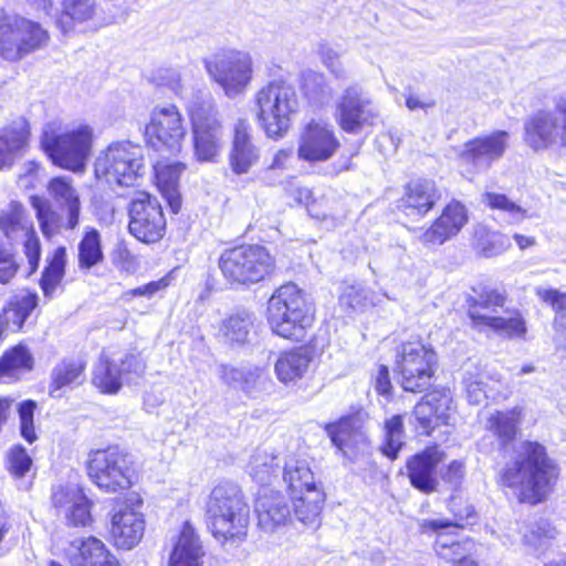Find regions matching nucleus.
Returning a JSON list of instances; mask_svg holds the SVG:
<instances>
[{"label":"nucleus","instance_id":"473e14b6","mask_svg":"<svg viewBox=\"0 0 566 566\" xmlns=\"http://www.w3.org/2000/svg\"><path fill=\"white\" fill-rule=\"evenodd\" d=\"M184 169L181 163H157L154 166L156 185L172 213H178L181 208L178 186Z\"/></svg>","mask_w":566,"mask_h":566},{"label":"nucleus","instance_id":"423d86ee","mask_svg":"<svg viewBox=\"0 0 566 566\" xmlns=\"http://www.w3.org/2000/svg\"><path fill=\"white\" fill-rule=\"evenodd\" d=\"M258 118L270 138H282L297 113L298 97L295 88L283 81H273L255 94Z\"/></svg>","mask_w":566,"mask_h":566},{"label":"nucleus","instance_id":"b1692460","mask_svg":"<svg viewBox=\"0 0 566 566\" xmlns=\"http://www.w3.org/2000/svg\"><path fill=\"white\" fill-rule=\"evenodd\" d=\"M144 531L145 521L139 512L126 503H120L114 509L111 535L118 548H133L142 539Z\"/></svg>","mask_w":566,"mask_h":566},{"label":"nucleus","instance_id":"c756f323","mask_svg":"<svg viewBox=\"0 0 566 566\" xmlns=\"http://www.w3.org/2000/svg\"><path fill=\"white\" fill-rule=\"evenodd\" d=\"M71 548L73 566H119L104 543L94 536L73 541Z\"/></svg>","mask_w":566,"mask_h":566},{"label":"nucleus","instance_id":"c9c22d12","mask_svg":"<svg viewBox=\"0 0 566 566\" xmlns=\"http://www.w3.org/2000/svg\"><path fill=\"white\" fill-rule=\"evenodd\" d=\"M449 509L454 516L453 521L449 518L424 520L421 523L422 532H439L450 527L463 528L465 525L473 524L476 518L474 507L469 503H462L460 497L451 496Z\"/></svg>","mask_w":566,"mask_h":566},{"label":"nucleus","instance_id":"a211bd4d","mask_svg":"<svg viewBox=\"0 0 566 566\" xmlns=\"http://www.w3.org/2000/svg\"><path fill=\"white\" fill-rule=\"evenodd\" d=\"M340 143L333 127L312 119L300 132L297 157L300 160L316 164L329 160L339 149Z\"/></svg>","mask_w":566,"mask_h":566},{"label":"nucleus","instance_id":"9d476101","mask_svg":"<svg viewBox=\"0 0 566 566\" xmlns=\"http://www.w3.org/2000/svg\"><path fill=\"white\" fill-rule=\"evenodd\" d=\"M437 368V355L421 342L401 344L396 356V373L405 391L422 392L431 384Z\"/></svg>","mask_w":566,"mask_h":566},{"label":"nucleus","instance_id":"20e7f679","mask_svg":"<svg viewBox=\"0 0 566 566\" xmlns=\"http://www.w3.org/2000/svg\"><path fill=\"white\" fill-rule=\"evenodd\" d=\"M40 143L55 166L81 172L92 151L93 129L88 125L63 129L57 122H50L43 127Z\"/></svg>","mask_w":566,"mask_h":566},{"label":"nucleus","instance_id":"0e129e2a","mask_svg":"<svg viewBox=\"0 0 566 566\" xmlns=\"http://www.w3.org/2000/svg\"><path fill=\"white\" fill-rule=\"evenodd\" d=\"M368 303L367 292L359 286H346L339 296V304L353 311H361Z\"/></svg>","mask_w":566,"mask_h":566},{"label":"nucleus","instance_id":"cd10ccee","mask_svg":"<svg viewBox=\"0 0 566 566\" xmlns=\"http://www.w3.org/2000/svg\"><path fill=\"white\" fill-rule=\"evenodd\" d=\"M48 192L61 210L66 212V229L74 230L80 223L81 200L69 177H54L49 181Z\"/></svg>","mask_w":566,"mask_h":566},{"label":"nucleus","instance_id":"f257e3e1","mask_svg":"<svg viewBox=\"0 0 566 566\" xmlns=\"http://www.w3.org/2000/svg\"><path fill=\"white\" fill-rule=\"evenodd\" d=\"M557 476L558 468L546 449L537 442L525 441L502 469L500 482L514 489L521 502L537 504L546 500Z\"/></svg>","mask_w":566,"mask_h":566},{"label":"nucleus","instance_id":"4c0bfd02","mask_svg":"<svg viewBox=\"0 0 566 566\" xmlns=\"http://www.w3.org/2000/svg\"><path fill=\"white\" fill-rule=\"evenodd\" d=\"M520 412L516 409L492 412L485 428L496 439L502 448L509 447L516 438Z\"/></svg>","mask_w":566,"mask_h":566},{"label":"nucleus","instance_id":"f8f14e48","mask_svg":"<svg viewBox=\"0 0 566 566\" xmlns=\"http://www.w3.org/2000/svg\"><path fill=\"white\" fill-rule=\"evenodd\" d=\"M87 473L99 489L115 493L132 485L133 470L127 453L117 447L90 453Z\"/></svg>","mask_w":566,"mask_h":566},{"label":"nucleus","instance_id":"680f3d73","mask_svg":"<svg viewBox=\"0 0 566 566\" xmlns=\"http://www.w3.org/2000/svg\"><path fill=\"white\" fill-rule=\"evenodd\" d=\"M467 398L471 405H480L486 399L485 382L483 376L474 370H467L463 376Z\"/></svg>","mask_w":566,"mask_h":566},{"label":"nucleus","instance_id":"c85d7f7f","mask_svg":"<svg viewBox=\"0 0 566 566\" xmlns=\"http://www.w3.org/2000/svg\"><path fill=\"white\" fill-rule=\"evenodd\" d=\"M312 360L313 354L308 347L283 352L274 365L275 375L285 385L294 384L308 373Z\"/></svg>","mask_w":566,"mask_h":566},{"label":"nucleus","instance_id":"5701e85b","mask_svg":"<svg viewBox=\"0 0 566 566\" xmlns=\"http://www.w3.org/2000/svg\"><path fill=\"white\" fill-rule=\"evenodd\" d=\"M468 221L465 207L459 201H451L440 217L418 237L428 247L441 245L455 237Z\"/></svg>","mask_w":566,"mask_h":566},{"label":"nucleus","instance_id":"f03ea898","mask_svg":"<svg viewBox=\"0 0 566 566\" xmlns=\"http://www.w3.org/2000/svg\"><path fill=\"white\" fill-rule=\"evenodd\" d=\"M268 323L271 331L285 339L302 342L315 317L307 294L290 282L274 291L268 301Z\"/></svg>","mask_w":566,"mask_h":566},{"label":"nucleus","instance_id":"0eeeda50","mask_svg":"<svg viewBox=\"0 0 566 566\" xmlns=\"http://www.w3.org/2000/svg\"><path fill=\"white\" fill-rule=\"evenodd\" d=\"M223 276L232 283L255 284L270 277L275 271V259L259 244L228 249L219 258Z\"/></svg>","mask_w":566,"mask_h":566},{"label":"nucleus","instance_id":"774afa93","mask_svg":"<svg viewBox=\"0 0 566 566\" xmlns=\"http://www.w3.org/2000/svg\"><path fill=\"white\" fill-rule=\"evenodd\" d=\"M463 474V463L454 460L442 472V480L451 484L452 486H458L462 481Z\"/></svg>","mask_w":566,"mask_h":566},{"label":"nucleus","instance_id":"338daca9","mask_svg":"<svg viewBox=\"0 0 566 566\" xmlns=\"http://www.w3.org/2000/svg\"><path fill=\"white\" fill-rule=\"evenodd\" d=\"M537 296L546 303H549L557 313H566V293H559L556 290L537 289Z\"/></svg>","mask_w":566,"mask_h":566},{"label":"nucleus","instance_id":"8fccbe9b","mask_svg":"<svg viewBox=\"0 0 566 566\" xmlns=\"http://www.w3.org/2000/svg\"><path fill=\"white\" fill-rule=\"evenodd\" d=\"M104 259L101 234L96 229L87 230L78 243V265L90 270Z\"/></svg>","mask_w":566,"mask_h":566},{"label":"nucleus","instance_id":"9b49d317","mask_svg":"<svg viewBox=\"0 0 566 566\" xmlns=\"http://www.w3.org/2000/svg\"><path fill=\"white\" fill-rule=\"evenodd\" d=\"M49 39L46 30L25 18L4 17L0 22V54L8 61H19L44 48Z\"/></svg>","mask_w":566,"mask_h":566},{"label":"nucleus","instance_id":"4468645a","mask_svg":"<svg viewBox=\"0 0 566 566\" xmlns=\"http://www.w3.org/2000/svg\"><path fill=\"white\" fill-rule=\"evenodd\" d=\"M195 156L199 161H214L223 145V130L217 109L210 103L189 109Z\"/></svg>","mask_w":566,"mask_h":566},{"label":"nucleus","instance_id":"79ce46f5","mask_svg":"<svg viewBox=\"0 0 566 566\" xmlns=\"http://www.w3.org/2000/svg\"><path fill=\"white\" fill-rule=\"evenodd\" d=\"M95 12V0H62V12L57 24L63 32H69L76 23L92 20Z\"/></svg>","mask_w":566,"mask_h":566},{"label":"nucleus","instance_id":"37998d69","mask_svg":"<svg viewBox=\"0 0 566 566\" xmlns=\"http://www.w3.org/2000/svg\"><path fill=\"white\" fill-rule=\"evenodd\" d=\"M482 203L492 210H497L504 214L506 222L510 224H520L525 219L534 218L535 214L530 213L526 209L517 205L504 193L485 191L482 195Z\"/></svg>","mask_w":566,"mask_h":566},{"label":"nucleus","instance_id":"864d4df0","mask_svg":"<svg viewBox=\"0 0 566 566\" xmlns=\"http://www.w3.org/2000/svg\"><path fill=\"white\" fill-rule=\"evenodd\" d=\"M301 87L308 101L315 104L324 103L332 95L325 75L312 70L302 73Z\"/></svg>","mask_w":566,"mask_h":566},{"label":"nucleus","instance_id":"13d9d810","mask_svg":"<svg viewBox=\"0 0 566 566\" xmlns=\"http://www.w3.org/2000/svg\"><path fill=\"white\" fill-rule=\"evenodd\" d=\"M36 408V402L31 399L18 403L17 407L20 434L30 444L38 440L34 426V412Z\"/></svg>","mask_w":566,"mask_h":566},{"label":"nucleus","instance_id":"7c9ffc66","mask_svg":"<svg viewBox=\"0 0 566 566\" xmlns=\"http://www.w3.org/2000/svg\"><path fill=\"white\" fill-rule=\"evenodd\" d=\"M29 123L20 117L0 132V169L11 167L15 156L28 144Z\"/></svg>","mask_w":566,"mask_h":566},{"label":"nucleus","instance_id":"a878e982","mask_svg":"<svg viewBox=\"0 0 566 566\" xmlns=\"http://www.w3.org/2000/svg\"><path fill=\"white\" fill-rule=\"evenodd\" d=\"M250 130L251 126L245 119H239L234 124L229 165L237 175L249 172L260 158V151L251 140Z\"/></svg>","mask_w":566,"mask_h":566},{"label":"nucleus","instance_id":"3c124183","mask_svg":"<svg viewBox=\"0 0 566 566\" xmlns=\"http://www.w3.org/2000/svg\"><path fill=\"white\" fill-rule=\"evenodd\" d=\"M36 306V294L29 293L21 297L14 298L9 303L8 308L4 311V317H2L4 326L11 323L14 329H21Z\"/></svg>","mask_w":566,"mask_h":566},{"label":"nucleus","instance_id":"69168bd1","mask_svg":"<svg viewBox=\"0 0 566 566\" xmlns=\"http://www.w3.org/2000/svg\"><path fill=\"white\" fill-rule=\"evenodd\" d=\"M19 263L14 255L6 249L0 251V283L8 284L15 276Z\"/></svg>","mask_w":566,"mask_h":566},{"label":"nucleus","instance_id":"49530a36","mask_svg":"<svg viewBox=\"0 0 566 566\" xmlns=\"http://www.w3.org/2000/svg\"><path fill=\"white\" fill-rule=\"evenodd\" d=\"M65 263L66 249L64 247H59L54 250L53 255L49 260L40 280V286L45 297H53L57 285L64 276Z\"/></svg>","mask_w":566,"mask_h":566},{"label":"nucleus","instance_id":"a18cd8bd","mask_svg":"<svg viewBox=\"0 0 566 566\" xmlns=\"http://www.w3.org/2000/svg\"><path fill=\"white\" fill-rule=\"evenodd\" d=\"M84 364L74 359H63L51 371L50 396L64 387L82 382Z\"/></svg>","mask_w":566,"mask_h":566},{"label":"nucleus","instance_id":"72a5a7b5","mask_svg":"<svg viewBox=\"0 0 566 566\" xmlns=\"http://www.w3.org/2000/svg\"><path fill=\"white\" fill-rule=\"evenodd\" d=\"M254 315L247 310H240L223 319L220 336L223 342L234 346L250 343L254 329Z\"/></svg>","mask_w":566,"mask_h":566},{"label":"nucleus","instance_id":"f704fd0d","mask_svg":"<svg viewBox=\"0 0 566 566\" xmlns=\"http://www.w3.org/2000/svg\"><path fill=\"white\" fill-rule=\"evenodd\" d=\"M202 555V547L195 530L186 523L170 555V566H200Z\"/></svg>","mask_w":566,"mask_h":566},{"label":"nucleus","instance_id":"2f4dec72","mask_svg":"<svg viewBox=\"0 0 566 566\" xmlns=\"http://www.w3.org/2000/svg\"><path fill=\"white\" fill-rule=\"evenodd\" d=\"M255 513L259 526L265 532H273L276 527L285 524L291 511L281 494L271 492L256 500Z\"/></svg>","mask_w":566,"mask_h":566},{"label":"nucleus","instance_id":"2eb2a0df","mask_svg":"<svg viewBox=\"0 0 566 566\" xmlns=\"http://www.w3.org/2000/svg\"><path fill=\"white\" fill-rule=\"evenodd\" d=\"M128 229L132 235L144 243L158 242L166 231V219L159 200L147 193L138 192L129 205Z\"/></svg>","mask_w":566,"mask_h":566},{"label":"nucleus","instance_id":"e2e57ef3","mask_svg":"<svg viewBox=\"0 0 566 566\" xmlns=\"http://www.w3.org/2000/svg\"><path fill=\"white\" fill-rule=\"evenodd\" d=\"M90 506V501L84 495L76 493L66 515L70 524L86 526L92 521Z\"/></svg>","mask_w":566,"mask_h":566},{"label":"nucleus","instance_id":"4be33fe9","mask_svg":"<svg viewBox=\"0 0 566 566\" xmlns=\"http://www.w3.org/2000/svg\"><path fill=\"white\" fill-rule=\"evenodd\" d=\"M325 431L333 446L350 460L367 446V436L359 416H346L336 422L326 423Z\"/></svg>","mask_w":566,"mask_h":566},{"label":"nucleus","instance_id":"412c9836","mask_svg":"<svg viewBox=\"0 0 566 566\" xmlns=\"http://www.w3.org/2000/svg\"><path fill=\"white\" fill-rule=\"evenodd\" d=\"M451 410L452 398L447 390L427 394L413 408L417 430L429 436L436 427L449 423Z\"/></svg>","mask_w":566,"mask_h":566},{"label":"nucleus","instance_id":"ea45409f","mask_svg":"<svg viewBox=\"0 0 566 566\" xmlns=\"http://www.w3.org/2000/svg\"><path fill=\"white\" fill-rule=\"evenodd\" d=\"M120 369L115 360L102 354L93 369V385L103 394H117L122 386Z\"/></svg>","mask_w":566,"mask_h":566},{"label":"nucleus","instance_id":"1a4fd4ad","mask_svg":"<svg viewBox=\"0 0 566 566\" xmlns=\"http://www.w3.org/2000/svg\"><path fill=\"white\" fill-rule=\"evenodd\" d=\"M524 142L534 151L566 148V97L553 108L538 109L524 120Z\"/></svg>","mask_w":566,"mask_h":566},{"label":"nucleus","instance_id":"603ef678","mask_svg":"<svg viewBox=\"0 0 566 566\" xmlns=\"http://www.w3.org/2000/svg\"><path fill=\"white\" fill-rule=\"evenodd\" d=\"M30 200L31 206L35 211V216L43 235H45L46 238H51L53 234L56 233L60 227V213L53 209L52 203L49 199L39 196H33Z\"/></svg>","mask_w":566,"mask_h":566},{"label":"nucleus","instance_id":"bb28decb","mask_svg":"<svg viewBox=\"0 0 566 566\" xmlns=\"http://www.w3.org/2000/svg\"><path fill=\"white\" fill-rule=\"evenodd\" d=\"M441 193L434 181L417 179L408 184L402 197V207L407 214L426 216L438 202Z\"/></svg>","mask_w":566,"mask_h":566},{"label":"nucleus","instance_id":"58836bf2","mask_svg":"<svg viewBox=\"0 0 566 566\" xmlns=\"http://www.w3.org/2000/svg\"><path fill=\"white\" fill-rule=\"evenodd\" d=\"M283 480L291 491V496L307 492V489H319L305 460H287L283 470Z\"/></svg>","mask_w":566,"mask_h":566},{"label":"nucleus","instance_id":"de8ad7c7","mask_svg":"<svg viewBox=\"0 0 566 566\" xmlns=\"http://www.w3.org/2000/svg\"><path fill=\"white\" fill-rule=\"evenodd\" d=\"M475 237V249L478 253L484 258H493L511 245L510 240L506 235L492 231L486 227L479 226L474 232Z\"/></svg>","mask_w":566,"mask_h":566},{"label":"nucleus","instance_id":"09e8293b","mask_svg":"<svg viewBox=\"0 0 566 566\" xmlns=\"http://www.w3.org/2000/svg\"><path fill=\"white\" fill-rule=\"evenodd\" d=\"M218 375L226 385L247 392L254 388L260 377L258 368L234 367L224 364L219 366Z\"/></svg>","mask_w":566,"mask_h":566},{"label":"nucleus","instance_id":"bf43d9fd","mask_svg":"<svg viewBox=\"0 0 566 566\" xmlns=\"http://www.w3.org/2000/svg\"><path fill=\"white\" fill-rule=\"evenodd\" d=\"M7 469L15 478H23L32 465V459L24 447L15 444L7 452Z\"/></svg>","mask_w":566,"mask_h":566},{"label":"nucleus","instance_id":"6e6d98bb","mask_svg":"<svg viewBox=\"0 0 566 566\" xmlns=\"http://www.w3.org/2000/svg\"><path fill=\"white\" fill-rule=\"evenodd\" d=\"M276 458L264 451H256L250 460L249 472L254 481L260 484H268L275 472Z\"/></svg>","mask_w":566,"mask_h":566},{"label":"nucleus","instance_id":"aec40b11","mask_svg":"<svg viewBox=\"0 0 566 566\" xmlns=\"http://www.w3.org/2000/svg\"><path fill=\"white\" fill-rule=\"evenodd\" d=\"M510 135L505 130H495L489 135L467 142L460 154L462 163L471 165L475 171H486L493 163L500 160L509 145Z\"/></svg>","mask_w":566,"mask_h":566},{"label":"nucleus","instance_id":"7ed1b4c3","mask_svg":"<svg viewBox=\"0 0 566 566\" xmlns=\"http://www.w3.org/2000/svg\"><path fill=\"white\" fill-rule=\"evenodd\" d=\"M249 512V506L237 484L219 483L212 489L207 502L208 528L216 538L240 539L247 535Z\"/></svg>","mask_w":566,"mask_h":566},{"label":"nucleus","instance_id":"a19ab883","mask_svg":"<svg viewBox=\"0 0 566 566\" xmlns=\"http://www.w3.org/2000/svg\"><path fill=\"white\" fill-rule=\"evenodd\" d=\"M291 497L297 520L304 524H315L325 501L324 492L321 489H307V492Z\"/></svg>","mask_w":566,"mask_h":566},{"label":"nucleus","instance_id":"6ab92c4d","mask_svg":"<svg viewBox=\"0 0 566 566\" xmlns=\"http://www.w3.org/2000/svg\"><path fill=\"white\" fill-rule=\"evenodd\" d=\"M0 229L9 240L24 238L23 248L30 265L29 275L34 273L41 258V244L32 224L25 220V210L21 203L11 201L1 212Z\"/></svg>","mask_w":566,"mask_h":566},{"label":"nucleus","instance_id":"ddd939ff","mask_svg":"<svg viewBox=\"0 0 566 566\" xmlns=\"http://www.w3.org/2000/svg\"><path fill=\"white\" fill-rule=\"evenodd\" d=\"M205 67L229 97L241 94L252 78L251 56L242 51L218 52L205 60Z\"/></svg>","mask_w":566,"mask_h":566},{"label":"nucleus","instance_id":"c03bdc74","mask_svg":"<svg viewBox=\"0 0 566 566\" xmlns=\"http://www.w3.org/2000/svg\"><path fill=\"white\" fill-rule=\"evenodd\" d=\"M520 533L522 534L523 544L530 551L537 553L546 548L548 541L556 536L557 531L547 520L541 518L523 523Z\"/></svg>","mask_w":566,"mask_h":566},{"label":"nucleus","instance_id":"39448f33","mask_svg":"<svg viewBox=\"0 0 566 566\" xmlns=\"http://www.w3.org/2000/svg\"><path fill=\"white\" fill-rule=\"evenodd\" d=\"M145 172L142 146L129 140L114 142L95 159L94 174L109 186L133 187Z\"/></svg>","mask_w":566,"mask_h":566},{"label":"nucleus","instance_id":"e433bc0d","mask_svg":"<svg viewBox=\"0 0 566 566\" xmlns=\"http://www.w3.org/2000/svg\"><path fill=\"white\" fill-rule=\"evenodd\" d=\"M438 536L434 542L436 554L448 563L459 566L468 557L472 555L475 544L470 538L461 541L454 539L450 534L442 531L437 532Z\"/></svg>","mask_w":566,"mask_h":566},{"label":"nucleus","instance_id":"dca6fc26","mask_svg":"<svg viewBox=\"0 0 566 566\" xmlns=\"http://www.w3.org/2000/svg\"><path fill=\"white\" fill-rule=\"evenodd\" d=\"M145 135L153 148L171 154L178 153L186 135L178 108L172 104L155 107L151 112L150 123L146 126Z\"/></svg>","mask_w":566,"mask_h":566},{"label":"nucleus","instance_id":"6e6552de","mask_svg":"<svg viewBox=\"0 0 566 566\" xmlns=\"http://www.w3.org/2000/svg\"><path fill=\"white\" fill-rule=\"evenodd\" d=\"M504 304L503 294L489 291L469 304L468 314L480 331L488 327L505 337H523L526 334L524 318L518 312L504 310Z\"/></svg>","mask_w":566,"mask_h":566},{"label":"nucleus","instance_id":"4d7b16f0","mask_svg":"<svg viewBox=\"0 0 566 566\" xmlns=\"http://www.w3.org/2000/svg\"><path fill=\"white\" fill-rule=\"evenodd\" d=\"M32 355L25 346L19 345L7 352L0 359V377L9 375L11 370L23 368L31 369Z\"/></svg>","mask_w":566,"mask_h":566},{"label":"nucleus","instance_id":"393cba45","mask_svg":"<svg viewBox=\"0 0 566 566\" xmlns=\"http://www.w3.org/2000/svg\"><path fill=\"white\" fill-rule=\"evenodd\" d=\"M443 458L444 453L438 446L428 447L410 458L407 462V471L411 485L424 493L436 491L438 485L436 470Z\"/></svg>","mask_w":566,"mask_h":566},{"label":"nucleus","instance_id":"5fc2aeb1","mask_svg":"<svg viewBox=\"0 0 566 566\" xmlns=\"http://www.w3.org/2000/svg\"><path fill=\"white\" fill-rule=\"evenodd\" d=\"M403 419L396 415L385 422V444L382 452L390 459H395L403 446Z\"/></svg>","mask_w":566,"mask_h":566},{"label":"nucleus","instance_id":"052dcab7","mask_svg":"<svg viewBox=\"0 0 566 566\" xmlns=\"http://www.w3.org/2000/svg\"><path fill=\"white\" fill-rule=\"evenodd\" d=\"M117 364L120 369V378L123 382L127 384H136L146 370V363L139 354H126Z\"/></svg>","mask_w":566,"mask_h":566},{"label":"nucleus","instance_id":"f3484780","mask_svg":"<svg viewBox=\"0 0 566 566\" xmlns=\"http://www.w3.org/2000/svg\"><path fill=\"white\" fill-rule=\"evenodd\" d=\"M377 116L374 101L360 85L353 84L344 90L336 106V118L343 130L357 134L373 125Z\"/></svg>","mask_w":566,"mask_h":566}]
</instances>
